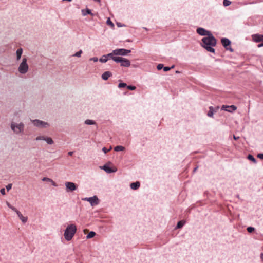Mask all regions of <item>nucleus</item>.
Segmentation results:
<instances>
[{
	"instance_id": "nucleus-1",
	"label": "nucleus",
	"mask_w": 263,
	"mask_h": 263,
	"mask_svg": "<svg viewBox=\"0 0 263 263\" xmlns=\"http://www.w3.org/2000/svg\"><path fill=\"white\" fill-rule=\"evenodd\" d=\"M201 46L206 50L207 51L215 53V50L213 48L216 45L217 40L212 34L208 36L204 37L201 40Z\"/></svg>"
},
{
	"instance_id": "nucleus-2",
	"label": "nucleus",
	"mask_w": 263,
	"mask_h": 263,
	"mask_svg": "<svg viewBox=\"0 0 263 263\" xmlns=\"http://www.w3.org/2000/svg\"><path fill=\"white\" fill-rule=\"evenodd\" d=\"M77 231L76 226L74 224H69L66 228L64 232V237L67 241L72 239Z\"/></svg>"
},
{
	"instance_id": "nucleus-3",
	"label": "nucleus",
	"mask_w": 263,
	"mask_h": 263,
	"mask_svg": "<svg viewBox=\"0 0 263 263\" xmlns=\"http://www.w3.org/2000/svg\"><path fill=\"white\" fill-rule=\"evenodd\" d=\"M10 127L11 130L16 135L24 134L25 125L23 123H17L12 122L11 123Z\"/></svg>"
},
{
	"instance_id": "nucleus-4",
	"label": "nucleus",
	"mask_w": 263,
	"mask_h": 263,
	"mask_svg": "<svg viewBox=\"0 0 263 263\" xmlns=\"http://www.w3.org/2000/svg\"><path fill=\"white\" fill-rule=\"evenodd\" d=\"M28 69L29 66L27 63V59L26 57H23L22 62L18 66V71L20 73L24 74L28 72Z\"/></svg>"
},
{
	"instance_id": "nucleus-5",
	"label": "nucleus",
	"mask_w": 263,
	"mask_h": 263,
	"mask_svg": "<svg viewBox=\"0 0 263 263\" xmlns=\"http://www.w3.org/2000/svg\"><path fill=\"white\" fill-rule=\"evenodd\" d=\"M31 121L34 126L38 128H46L50 126L48 122L39 119L31 120Z\"/></svg>"
},
{
	"instance_id": "nucleus-6",
	"label": "nucleus",
	"mask_w": 263,
	"mask_h": 263,
	"mask_svg": "<svg viewBox=\"0 0 263 263\" xmlns=\"http://www.w3.org/2000/svg\"><path fill=\"white\" fill-rule=\"evenodd\" d=\"M221 43L226 50L233 52L234 50L231 47V41L228 38L223 37L221 39Z\"/></svg>"
},
{
	"instance_id": "nucleus-7",
	"label": "nucleus",
	"mask_w": 263,
	"mask_h": 263,
	"mask_svg": "<svg viewBox=\"0 0 263 263\" xmlns=\"http://www.w3.org/2000/svg\"><path fill=\"white\" fill-rule=\"evenodd\" d=\"M82 200L88 201L91 206L98 205L99 203V200L96 195L91 197H85L82 199Z\"/></svg>"
},
{
	"instance_id": "nucleus-8",
	"label": "nucleus",
	"mask_w": 263,
	"mask_h": 263,
	"mask_svg": "<svg viewBox=\"0 0 263 263\" xmlns=\"http://www.w3.org/2000/svg\"><path fill=\"white\" fill-rule=\"evenodd\" d=\"M131 52V50L124 48L116 49L113 50V53L116 54L117 55L125 56Z\"/></svg>"
},
{
	"instance_id": "nucleus-9",
	"label": "nucleus",
	"mask_w": 263,
	"mask_h": 263,
	"mask_svg": "<svg viewBox=\"0 0 263 263\" xmlns=\"http://www.w3.org/2000/svg\"><path fill=\"white\" fill-rule=\"evenodd\" d=\"M117 63H120L121 66L125 67H128L130 66V61L126 58L118 57Z\"/></svg>"
},
{
	"instance_id": "nucleus-10",
	"label": "nucleus",
	"mask_w": 263,
	"mask_h": 263,
	"mask_svg": "<svg viewBox=\"0 0 263 263\" xmlns=\"http://www.w3.org/2000/svg\"><path fill=\"white\" fill-rule=\"evenodd\" d=\"M65 185L67 192H73L76 190L78 187L76 184L72 182H66Z\"/></svg>"
},
{
	"instance_id": "nucleus-11",
	"label": "nucleus",
	"mask_w": 263,
	"mask_h": 263,
	"mask_svg": "<svg viewBox=\"0 0 263 263\" xmlns=\"http://www.w3.org/2000/svg\"><path fill=\"white\" fill-rule=\"evenodd\" d=\"M196 32L198 34L201 36H208L209 35H211L212 33L211 31H208L206 30L205 29L202 28V27H199L196 29Z\"/></svg>"
},
{
	"instance_id": "nucleus-12",
	"label": "nucleus",
	"mask_w": 263,
	"mask_h": 263,
	"mask_svg": "<svg viewBox=\"0 0 263 263\" xmlns=\"http://www.w3.org/2000/svg\"><path fill=\"white\" fill-rule=\"evenodd\" d=\"M237 107L234 105H232L230 106L223 105L221 107V110H225L229 112H232L233 111H235Z\"/></svg>"
},
{
	"instance_id": "nucleus-13",
	"label": "nucleus",
	"mask_w": 263,
	"mask_h": 263,
	"mask_svg": "<svg viewBox=\"0 0 263 263\" xmlns=\"http://www.w3.org/2000/svg\"><path fill=\"white\" fill-rule=\"evenodd\" d=\"M219 106H217L216 107H214L213 106H210L209 107V110L207 112V116L209 117L213 118V115L214 113L216 112L219 109Z\"/></svg>"
},
{
	"instance_id": "nucleus-14",
	"label": "nucleus",
	"mask_w": 263,
	"mask_h": 263,
	"mask_svg": "<svg viewBox=\"0 0 263 263\" xmlns=\"http://www.w3.org/2000/svg\"><path fill=\"white\" fill-rule=\"evenodd\" d=\"M100 167L107 173H114L117 171V168H113L110 167L107 164H105Z\"/></svg>"
},
{
	"instance_id": "nucleus-15",
	"label": "nucleus",
	"mask_w": 263,
	"mask_h": 263,
	"mask_svg": "<svg viewBox=\"0 0 263 263\" xmlns=\"http://www.w3.org/2000/svg\"><path fill=\"white\" fill-rule=\"evenodd\" d=\"M253 40L256 42L259 43L263 41V35L259 34H255L252 35Z\"/></svg>"
},
{
	"instance_id": "nucleus-16",
	"label": "nucleus",
	"mask_w": 263,
	"mask_h": 263,
	"mask_svg": "<svg viewBox=\"0 0 263 263\" xmlns=\"http://www.w3.org/2000/svg\"><path fill=\"white\" fill-rule=\"evenodd\" d=\"M107 57V58L108 59H111L115 62H117V59H118V57L116 56L117 55L116 54L113 53V51L112 52L108 53L107 54L105 55Z\"/></svg>"
},
{
	"instance_id": "nucleus-17",
	"label": "nucleus",
	"mask_w": 263,
	"mask_h": 263,
	"mask_svg": "<svg viewBox=\"0 0 263 263\" xmlns=\"http://www.w3.org/2000/svg\"><path fill=\"white\" fill-rule=\"evenodd\" d=\"M112 76L111 72L107 71L104 72L101 76V78L104 80H107L108 78Z\"/></svg>"
},
{
	"instance_id": "nucleus-18",
	"label": "nucleus",
	"mask_w": 263,
	"mask_h": 263,
	"mask_svg": "<svg viewBox=\"0 0 263 263\" xmlns=\"http://www.w3.org/2000/svg\"><path fill=\"white\" fill-rule=\"evenodd\" d=\"M16 213L17 214L20 219L22 221L23 223H26L27 221V217L23 216L19 211H17Z\"/></svg>"
},
{
	"instance_id": "nucleus-19",
	"label": "nucleus",
	"mask_w": 263,
	"mask_h": 263,
	"mask_svg": "<svg viewBox=\"0 0 263 263\" xmlns=\"http://www.w3.org/2000/svg\"><path fill=\"white\" fill-rule=\"evenodd\" d=\"M140 186V183L139 181H136L134 182H132L130 184V187L132 189L136 190L139 188Z\"/></svg>"
},
{
	"instance_id": "nucleus-20",
	"label": "nucleus",
	"mask_w": 263,
	"mask_h": 263,
	"mask_svg": "<svg viewBox=\"0 0 263 263\" xmlns=\"http://www.w3.org/2000/svg\"><path fill=\"white\" fill-rule=\"evenodd\" d=\"M81 11L83 16H86L87 14H90L91 16L93 15V14L91 12V10L88 8H86V9H82Z\"/></svg>"
},
{
	"instance_id": "nucleus-21",
	"label": "nucleus",
	"mask_w": 263,
	"mask_h": 263,
	"mask_svg": "<svg viewBox=\"0 0 263 263\" xmlns=\"http://www.w3.org/2000/svg\"><path fill=\"white\" fill-rule=\"evenodd\" d=\"M22 53L23 49L22 48H19L18 49H17L16 52L17 61H19L21 59Z\"/></svg>"
},
{
	"instance_id": "nucleus-22",
	"label": "nucleus",
	"mask_w": 263,
	"mask_h": 263,
	"mask_svg": "<svg viewBox=\"0 0 263 263\" xmlns=\"http://www.w3.org/2000/svg\"><path fill=\"white\" fill-rule=\"evenodd\" d=\"M247 159L251 161V162H252L254 164H257V161L256 160V159L254 157V156L251 155V154H249L248 156H247Z\"/></svg>"
},
{
	"instance_id": "nucleus-23",
	"label": "nucleus",
	"mask_w": 263,
	"mask_h": 263,
	"mask_svg": "<svg viewBox=\"0 0 263 263\" xmlns=\"http://www.w3.org/2000/svg\"><path fill=\"white\" fill-rule=\"evenodd\" d=\"M185 221L184 220H180L179 221L177 225L176 226V229H181L182 228L183 226L185 224Z\"/></svg>"
},
{
	"instance_id": "nucleus-24",
	"label": "nucleus",
	"mask_w": 263,
	"mask_h": 263,
	"mask_svg": "<svg viewBox=\"0 0 263 263\" xmlns=\"http://www.w3.org/2000/svg\"><path fill=\"white\" fill-rule=\"evenodd\" d=\"M84 123L86 125H97V123L93 120L87 119L85 121Z\"/></svg>"
},
{
	"instance_id": "nucleus-25",
	"label": "nucleus",
	"mask_w": 263,
	"mask_h": 263,
	"mask_svg": "<svg viewBox=\"0 0 263 263\" xmlns=\"http://www.w3.org/2000/svg\"><path fill=\"white\" fill-rule=\"evenodd\" d=\"M96 232H95L94 231H90L88 233V234L86 236V238L87 239H91V238L94 237L96 236Z\"/></svg>"
},
{
	"instance_id": "nucleus-26",
	"label": "nucleus",
	"mask_w": 263,
	"mask_h": 263,
	"mask_svg": "<svg viewBox=\"0 0 263 263\" xmlns=\"http://www.w3.org/2000/svg\"><path fill=\"white\" fill-rule=\"evenodd\" d=\"M125 148L121 145H118L114 147V151L116 152H120L124 151Z\"/></svg>"
},
{
	"instance_id": "nucleus-27",
	"label": "nucleus",
	"mask_w": 263,
	"mask_h": 263,
	"mask_svg": "<svg viewBox=\"0 0 263 263\" xmlns=\"http://www.w3.org/2000/svg\"><path fill=\"white\" fill-rule=\"evenodd\" d=\"M44 141H45L48 144H52L54 143L53 140L50 137H45Z\"/></svg>"
},
{
	"instance_id": "nucleus-28",
	"label": "nucleus",
	"mask_w": 263,
	"mask_h": 263,
	"mask_svg": "<svg viewBox=\"0 0 263 263\" xmlns=\"http://www.w3.org/2000/svg\"><path fill=\"white\" fill-rule=\"evenodd\" d=\"M108 59L105 55H103L101 58L99 59V61L101 63H106Z\"/></svg>"
},
{
	"instance_id": "nucleus-29",
	"label": "nucleus",
	"mask_w": 263,
	"mask_h": 263,
	"mask_svg": "<svg viewBox=\"0 0 263 263\" xmlns=\"http://www.w3.org/2000/svg\"><path fill=\"white\" fill-rule=\"evenodd\" d=\"M127 84L125 83H124V82H120L118 84V87L120 88H125V87L127 88Z\"/></svg>"
},
{
	"instance_id": "nucleus-30",
	"label": "nucleus",
	"mask_w": 263,
	"mask_h": 263,
	"mask_svg": "<svg viewBox=\"0 0 263 263\" xmlns=\"http://www.w3.org/2000/svg\"><path fill=\"white\" fill-rule=\"evenodd\" d=\"M231 4V2L229 0H223V5L224 7H227L230 5Z\"/></svg>"
},
{
	"instance_id": "nucleus-31",
	"label": "nucleus",
	"mask_w": 263,
	"mask_h": 263,
	"mask_svg": "<svg viewBox=\"0 0 263 263\" xmlns=\"http://www.w3.org/2000/svg\"><path fill=\"white\" fill-rule=\"evenodd\" d=\"M7 205L13 211L16 213V211H18L15 207L12 206L9 202H7Z\"/></svg>"
},
{
	"instance_id": "nucleus-32",
	"label": "nucleus",
	"mask_w": 263,
	"mask_h": 263,
	"mask_svg": "<svg viewBox=\"0 0 263 263\" xmlns=\"http://www.w3.org/2000/svg\"><path fill=\"white\" fill-rule=\"evenodd\" d=\"M247 230L248 233H251L255 231V228L254 227H248L247 228Z\"/></svg>"
},
{
	"instance_id": "nucleus-33",
	"label": "nucleus",
	"mask_w": 263,
	"mask_h": 263,
	"mask_svg": "<svg viewBox=\"0 0 263 263\" xmlns=\"http://www.w3.org/2000/svg\"><path fill=\"white\" fill-rule=\"evenodd\" d=\"M106 24L108 25H110V26L111 27H114V23L111 22V21L110 20V19L109 18H108L107 21H106Z\"/></svg>"
},
{
	"instance_id": "nucleus-34",
	"label": "nucleus",
	"mask_w": 263,
	"mask_h": 263,
	"mask_svg": "<svg viewBox=\"0 0 263 263\" xmlns=\"http://www.w3.org/2000/svg\"><path fill=\"white\" fill-rule=\"evenodd\" d=\"M83 51L82 50H80L79 51L77 52L73 56L77 57H80Z\"/></svg>"
},
{
	"instance_id": "nucleus-35",
	"label": "nucleus",
	"mask_w": 263,
	"mask_h": 263,
	"mask_svg": "<svg viewBox=\"0 0 263 263\" xmlns=\"http://www.w3.org/2000/svg\"><path fill=\"white\" fill-rule=\"evenodd\" d=\"M127 88L130 90H134L136 89V87L133 85H127Z\"/></svg>"
},
{
	"instance_id": "nucleus-36",
	"label": "nucleus",
	"mask_w": 263,
	"mask_h": 263,
	"mask_svg": "<svg viewBox=\"0 0 263 263\" xmlns=\"http://www.w3.org/2000/svg\"><path fill=\"white\" fill-rule=\"evenodd\" d=\"M44 139H45V136H37L35 140L36 141H39V140H44Z\"/></svg>"
},
{
	"instance_id": "nucleus-37",
	"label": "nucleus",
	"mask_w": 263,
	"mask_h": 263,
	"mask_svg": "<svg viewBox=\"0 0 263 263\" xmlns=\"http://www.w3.org/2000/svg\"><path fill=\"white\" fill-rule=\"evenodd\" d=\"M164 65L163 64H159L157 66V68L158 70H161L162 69H163Z\"/></svg>"
},
{
	"instance_id": "nucleus-38",
	"label": "nucleus",
	"mask_w": 263,
	"mask_h": 263,
	"mask_svg": "<svg viewBox=\"0 0 263 263\" xmlns=\"http://www.w3.org/2000/svg\"><path fill=\"white\" fill-rule=\"evenodd\" d=\"M111 147H110L109 149L106 148L105 147H104L102 148V151L105 153H107L108 152H109L111 149Z\"/></svg>"
},
{
	"instance_id": "nucleus-39",
	"label": "nucleus",
	"mask_w": 263,
	"mask_h": 263,
	"mask_svg": "<svg viewBox=\"0 0 263 263\" xmlns=\"http://www.w3.org/2000/svg\"><path fill=\"white\" fill-rule=\"evenodd\" d=\"M257 157L263 160V153H258L257 155Z\"/></svg>"
},
{
	"instance_id": "nucleus-40",
	"label": "nucleus",
	"mask_w": 263,
	"mask_h": 263,
	"mask_svg": "<svg viewBox=\"0 0 263 263\" xmlns=\"http://www.w3.org/2000/svg\"><path fill=\"white\" fill-rule=\"evenodd\" d=\"M170 70H171V68H170V67H168V66H165V67L164 66V67H163V70L165 72L168 71Z\"/></svg>"
},
{
	"instance_id": "nucleus-41",
	"label": "nucleus",
	"mask_w": 263,
	"mask_h": 263,
	"mask_svg": "<svg viewBox=\"0 0 263 263\" xmlns=\"http://www.w3.org/2000/svg\"><path fill=\"white\" fill-rule=\"evenodd\" d=\"M90 61H92L95 62H96L98 61V58L97 57H93V58H91L90 59Z\"/></svg>"
},
{
	"instance_id": "nucleus-42",
	"label": "nucleus",
	"mask_w": 263,
	"mask_h": 263,
	"mask_svg": "<svg viewBox=\"0 0 263 263\" xmlns=\"http://www.w3.org/2000/svg\"><path fill=\"white\" fill-rule=\"evenodd\" d=\"M6 187L8 191H9L12 188V184H8Z\"/></svg>"
},
{
	"instance_id": "nucleus-43",
	"label": "nucleus",
	"mask_w": 263,
	"mask_h": 263,
	"mask_svg": "<svg viewBox=\"0 0 263 263\" xmlns=\"http://www.w3.org/2000/svg\"><path fill=\"white\" fill-rule=\"evenodd\" d=\"M0 192L3 195L6 194V191H5V189L4 188L1 189L0 190Z\"/></svg>"
},
{
	"instance_id": "nucleus-44",
	"label": "nucleus",
	"mask_w": 263,
	"mask_h": 263,
	"mask_svg": "<svg viewBox=\"0 0 263 263\" xmlns=\"http://www.w3.org/2000/svg\"><path fill=\"white\" fill-rule=\"evenodd\" d=\"M73 154V152H72V151H70L68 153V155L70 156H72Z\"/></svg>"
},
{
	"instance_id": "nucleus-45",
	"label": "nucleus",
	"mask_w": 263,
	"mask_h": 263,
	"mask_svg": "<svg viewBox=\"0 0 263 263\" xmlns=\"http://www.w3.org/2000/svg\"><path fill=\"white\" fill-rule=\"evenodd\" d=\"M42 180L43 181L51 180V179L48 178L44 177V178H43Z\"/></svg>"
},
{
	"instance_id": "nucleus-46",
	"label": "nucleus",
	"mask_w": 263,
	"mask_h": 263,
	"mask_svg": "<svg viewBox=\"0 0 263 263\" xmlns=\"http://www.w3.org/2000/svg\"><path fill=\"white\" fill-rule=\"evenodd\" d=\"M258 47H263V41L262 42V43H261L259 44L258 45Z\"/></svg>"
},
{
	"instance_id": "nucleus-47",
	"label": "nucleus",
	"mask_w": 263,
	"mask_h": 263,
	"mask_svg": "<svg viewBox=\"0 0 263 263\" xmlns=\"http://www.w3.org/2000/svg\"><path fill=\"white\" fill-rule=\"evenodd\" d=\"M233 138H234L235 140H238V139L239 138V137L238 136L236 137L235 135H234V136H233Z\"/></svg>"
},
{
	"instance_id": "nucleus-48",
	"label": "nucleus",
	"mask_w": 263,
	"mask_h": 263,
	"mask_svg": "<svg viewBox=\"0 0 263 263\" xmlns=\"http://www.w3.org/2000/svg\"><path fill=\"white\" fill-rule=\"evenodd\" d=\"M117 24L118 27H122L123 26V25H121L120 23H117Z\"/></svg>"
},
{
	"instance_id": "nucleus-49",
	"label": "nucleus",
	"mask_w": 263,
	"mask_h": 263,
	"mask_svg": "<svg viewBox=\"0 0 263 263\" xmlns=\"http://www.w3.org/2000/svg\"><path fill=\"white\" fill-rule=\"evenodd\" d=\"M260 258H261V259H262V260L263 261V253H261L260 254Z\"/></svg>"
},
{
	"instance_id": "nucleus-50",
	"label": "nucleus",
	"mask_w": 263,
	"mask_h": 263,
	"mask_svg": "<svg viewBox=\"0 0 263 263\" xmlns=\"http://www.w3.org/2000/svg\"><path fill=\"white\" fill-rule=\"evenodd\" d=\"M197 169H198V166H197L195 168H194V169L193 170V172H195L197 171Z\"/></svg>"
},
{
	"instance_id": "nucleus-51",
	"label": "nucleus",
	"mask_w": 263,
	"mask_h": 263,
	"mask_svg": "<svg viewBox=\"0 0 263 263\" xmlns=\"http://www.w3.org/2000/svg\"><path fill=\"white\" fill-rule=\"evenodd\" d=\"M175 67V65H173L171 67H170L171 68V69Z\"/></svg>"
},
{
	"instance_id": "nucleus-52",
	"label": "nucleus",
	"mask_w": 263,
	"mask_h": 263,
	"mask_svg": "<svg viewBox=\"0 0 263 263\" xmlns=\"http://www.w3.org/2000/svg\"><path fill=\"white\" fill-rule=\"evenodd\" d=\"M62 1H66V0H62ZM66 1L71 2L72 0H66Z\"/></svg>"
},
{
	"instance_id": "nucleus-53",
	"label": "nucleus",
	"mask_w": 263,
	"mask_h": 263,
	"mask_svg": "<svg viewBox=\"0 0 263 263\" xmlns=\"http://www.w3.org/2000/svg\"><path fill=\"white\" fill-rule=\"evenodd\" d=\"M94 1H96V2H100V0H93Z\"/></svg>"
},
{
	"instance_id": "nucleus-54",
	"label": "nucleus",
	"mask_w": 263,
	"mask_h": 263,
	"mask_svg": "<svg viewBox=\"0 0 263 263\" xmlns=\"http://www.w3.org/2000/svg\"><path fill=\"white\" fill-rule=\"evenodd\" d=\"M143 29H144L146 30H148V29L147 28H146V27H143Z\"/></svg>"
},
{
	"instance_id": "nucleus-55",
	"label": "nucleus",
	"mask_w": 263,
	"mask_h": 263,
	"mask_svg": "<svg viewBox=\"0 0 263 263\" xmlns=\"http://www.w3.org/2000/svg\"><path fill=\"white\" fill-rule=\"evenodd\" d=\"M176 73H180V72L179 71H176Z\"/></svg>"
},
{
	"instance_id": "nucleus-56",
	"label": "nucleus",
	"mask_w": 263,
	"mask_h": 263,
	"mask_svg": "<svg viewBox=\"0 0 263 263\" xmlns=\"http://www.w3.org/2000/svg\"><path fill=\"white\" fill-rule=\"evenodd\" d=\"M87 231L86 229L84 230V232L85 233V231Z\"/></svg>"
}]
</instances>
